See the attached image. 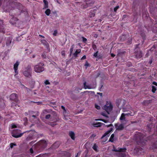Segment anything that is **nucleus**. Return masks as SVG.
I'll return each mask as SVG.
<instances>
[{
    "label": "nucleus",
    "mask_w": 157,
    "mask_h": 157,
    "mask_svg": "<svg viewBox=\"0 0 157 157\" xmlns=\"http://www.w3.org/2000/svg\"><path fill=\"white\" fill-rule=\"evenodd\" d=\"M144 136L140 133H136L134 137L135 140L137 144L143 147L144 146L147 142V140L144 139Z\"/></svg>",
    "instance_id": "nucleus-1"
},
{
    "label": "nucleus",
    "mask_w": 157,
    "mask_h": 157,
    "mask_svg": "<svg viewBox=\"0 0 157 157\" xmlns=\"http://www.w3.org/2000/svg\"><path fill=\"white\" fill-rule=\"evenodd\" d=\"M47 143L45 140H41L35 145V149L39 151H41L46 148Z\"/></svg>",
    "instance_id": "nucleus-2"
},
{
    "label": "nucleus",
    "mask_w": 157,
    "mask_h": 157,
    "mask_svg": "<svg viewBox=\"0 0 157 157\" xmlns=\"http://www.w3.org/2000/svg\"><path fill=\"white\" fill-rule=\"evenodd\" d=\"M23 75L26 77L29 78L32 75V68L31 64H29L25 67L23 72Z\"/></svg>",
    "instance_id": "nucleus-3"
},
{
    "label": "nucleus",
    "mask_w": 157,
    "mask_h": 157,
    "mask_svg": "<svg viewBox=\"0 0 157 157\" xmlns=\"http://www.w3.org/2000/svg\"><path fill=\"white\" fill-rule=\"evenodd\" d=\"M44 64L43 63L40 62L38 63L34 66V71L37 73H40L43 72L44 70Z\"/></svg>",
    "instance_id": "nucleus-4"
},
{
    "label": "nucleus",
    "mask_w": 157,
    "mask_h": 157,
    "mask_svg": "<svg viewBox=\"0 0 157 157\" xmlns=\"http://www.w3.org/2000/svg\"><path fill=\"white\" fill-rule=\"evenodd\" d=\"M30 130L28 131L24 132L21 133V131L20 129H15L12 132V136L15 138H18L21 137L24 134V133L25 132H30Z\"/></svg>",
    "instance_id": "nucleus-5"
},
{
    "label": "nucleus",
    "mask_w": 157,
    "mask_h": 157,
    "mask_svg": "<svg viewBox=\"0 0 157 157\" xmlns=\"http://www.w3.org/2000/svg\"><path fill=\"white\" fill-rule=\"evenodd\" d=\"M9 22L12 25L17 27H19L22 23V22L17 17H13L10 20Z\"/></svg>",
    "instance_id": "nucleus-6"
},
{
    "label": "nucleus",
    "mask_w": 157,
    "mask_h": 157,
    "mask_svg": "<svg viewBox=\"0 0 157 157\" xmlns=\"http://www.w3.org/2000/svg\"><path fill=\"white\" fill-rule=\"evenodd\" d=\"M139 44H136L135 45V49L134 56L135 58L137 59H139L142 57V53L140 49L138 47Z\"/></svg>",
    "instance_id": "nucleus-7"
},
{
    "label": "nucleus",
    "mask_w": 157,
    "mask_h": 157,
    "mask_svg": "<svg viewBox=\"0 0 157 157\" xmlns=\"http://www.w3.org/2000/svg\"><path fill=\"white\" fill-rule=\"evenodd\" d=\"M126 103V101L122 99H118L116 101V105L117 107L119 108V106L121 105V107H124Z\"/></svg>",
    "instance_id": "nucleus-8"
},
{
    "label": "nucleus",
    "mask_w": 157,
    "mask_h": 157,
    "mask_svg": "<svg viewBox=\"0 0 157 157\" xmlns=\"http://www.w3.org/2000/svg\"><path fill=\"white\" fill-rule=\"evenodd\" d=\"M10 99L11 100L13 101L16 103L19 101L18 95L16 93H12L10 96Z\"/></svg>",
    "instance_id": "nucleus-9"
},
{
    "label": "nucleus",
    "mask_w": 157,
    "mask_h": 157,
    "mask_svg": "<svg viewBox=\"0 0 157 157\" xmlns=\"http://www.w3.org/2000/svg\"><path fill=\"white\" fill-rule=\"evenodd\" d=\"M113 107L111 104H110L109 106L106 105H104L103 108V109H104L105 111L108 113L111 112L113 109Z\"/></svg>",
    "instance_id": "nucleus-10"
},
{
    "label": "nucleus",
    "mask_w": 157,
    "mask_h": 157,
    "mask_svg": "<svg viewBox=\"0 0 157 157\" xmlns=\"http://www.w3.org/2000/svg\"><path fill=\"white\" fill-rule=\"evenodd\" d=\"M20 64V62L18 61H17L16 63H15L13 65V69L14 70L15 73V74L14 75V76L18 74V71L17 70L18 69V67Z\"/></svg>",
    "instance_id": "nucleus-11"
},
{
    "label": "nucleus",
    "mask_w": 157,
    "mask_h": 157,
    "mask_svg": "<svg viewBox=\"0 0 157 157\" xmlns=\"http://www.w3.org/2000/svg\"><path fill=\"white\" fill-rule=\"evenodd\" d=\"M113 151L115 152H124L126 151V149L125 147H118L117 148H116L115 147H113Z\"/></svg>",
    "instance_id": "nucleus-12"
},
{
    "label": "nucleus",
    "mask_w": 157,
    "mask_h": 157,
    "mask_svg": "<svg viewBox=\"0 0 157 157\" xmlns=\"http://www.w3.org/2000/svg\"><path fill=\"white\" fill-rule=\"evenodd\" d=\"M132 11L133 13V16L135 17L137 16L138 12H137V10L136 9L135 6L133 5L132 6Z\"/></svg>",
    "instance_id": "nucleus-13"
},
{
    "label": "nucleus",
    "mask_w": 157,
    "mask_h": 157,
    "mask_svg": "<svg viewBox=\"0 0 157 157\" xmlns=\"http://www.w3.org/2000/svg\"><path fill=\"white\" fill-rule=\"evenodd\" d=\"M40 42L42 44L46 46V48H48L49 47V44L44 39L41 40Z\"/></svg>",
    "instance_id": "nucleus-14"
},
{
    "label": "nucleus",
    "mask_w": 157,
    "mask_h": 157,
    "mask_svg": "<svg viewBox=\"0 0 157 157\" xmlns=\"http://www.w3.org/2000/svg\"><path fill=\"white\" fill-rule=\"evenodd\" d=\"M81 52L80 49H77L76 50L75 53L73 54V57L75 59L78 57V55Z\"/></svg>",
    "instance_id": "nucleus-15"
},
{
    "label": "nucleus",
    "mask_w": 157,
    "mask_h": 157,
    "mask_svg": "<svg viewBox=\"0 0 157 157\" xmlns=\"http://www.w3.org/2000/svg\"><path fill=\"white\" fill-rule=\"evenodd\" d=\"M69 135L72 140H75V134L72 131H70L69 133Z\"/></svg>",
    "instance_id": "nucleus-16"
},
{
    "label": "nucleus",
    "mask_w": 157,
    "mask_h": 157,
    "mask_svg": "<svg viewBox=\"0 0 157 157\" xmlns=\"http://www.w3.org/2000/svg\"><path fill=\"white\" fill-rule=\"evenodd\" d=\"M95 12L96 10H91L89 13V17L90 18H91L94 17L95 15Z\"/></svg>",
    "instance_id": "nucleus-17"
},
{
    "label": "nucleus",
    "mask_w": 157,
    "mask_h": 157,
    "mask_svg": "<svg viewBox=\"0 0 157 157\" xmlns=\"http://www.w3.org/2000/svg\"><path fill=\"white\" fill-rule=\"evenodd\" d=\"M59 145V144L58 142H55L52 145V147L55 148H56L58 147Z\"/></svg>",
    "instance_id": "nucleus-18"
},
{
    "label": "nucleus",
    "mask_w": 157,
    "mask_h": 157,
    "mask_svg": "<svg viewBox=\"0 0 157 157\" xmlns=\"http://www.w3.org/2000/svg\"><path fill=\"white\" fill-rule=\"evenodd\" d=\"M110 132L109 131H108L106 132L105 133H104L103 135L102 136V137L101 138V139H102L105 136L109 137V134Z\"/></svg>",
    "instance_id": "nucleus-19"
},
{
    "label": "nucleus",
    "mask_w": 157,
    "mask_h": 157,
    "mask_svg": "<svg viewBox=\"0 0 157 157\" xmlns=\"http://www.w3.org/2000/svg\"><path fill=\"white\" fill-rule=\"evenodd\" d=\"M65 157H70L71 154L70 153L67 151H64L63 153Z\"/></svg>",
    "instance_id": "nucleus-20"
},
{
    "label": "nucleus",
    "mask_w": 157,
    "mask_h": 157,
    "mask_svg": "<svg viewBox=\"0 0 157 157\" xmlns=\"http://www.w3.org/2000/svg\"><path fill=\"white\" fill-rule=\"evenodd\" d=\"M86 82L85 81V82L83 83V85H84V88L85 89H91V87L90 85H86Z\"/></svg>",
    "instance_id": "nucleus-21"
},
{
    "label": "nucleus",
    "mask_w": 157,
    "mask_h": 157,
    "mask_svg": "<svg viewBox=\"0 0 157 157\" xmlns=\"http://www.w3.org/2000/svg\"><path fill=\"white\" fill-rule=\"evenodd\" d=\"M124 128V125L122 124H121L117 128V129L118 130H122Z\"/></svg>",
    "instance_id": "nucleus-22"
},
{
    "label": "nucleus",
    "mask_w": 157,
    "mask_h": 157,
    "mask_svg": "<svg viewBox=\"0 0 157 157\" xmlns=\"http://www.w3.org/2000/svg\"><path fill=\"white\" fill-rule=\"evenodd\" d=\"M125 115L124 113H122L121 115V116L120 118V119L121 121V120H125Z\"/></svg>",
    "instance_id": "nucleus-23"
},
{
    "label": "nucleus",
    "mask_w": 157,
    "mask_h": 157,
    "mask_svg": "<svg viewBox=\"0 0 157 157\" xmlns=\"http://www.w3.org/2000/svg\"><path fill=\"white\" fill-rule=\"evenodd\" d=\"M43 2L44 3V8H48V2L46 0H43Z\"/></svg>",
    "instance_id": "nucleus-24"
},
{
    "label": "nucleus",
    "mask_w": 157,
    "mask_h": 157,
    "mask_svg": "<svg viewBox=\"0 0 157 157\" xmlns=\"http://www.w3.org/2000/svg\"><path fill=\"white\" fill-rule=\"evenodd\" d=\"M114 134H112L109 139V141L113 142L114 141Z\"/></svg>",
    "instance_id": "nucleus-25"
},
{
    "label": "nucleus",
    "mask_w": 157,
    "mask_h": 157,
    "mask_svg": "<svg viewBox=\"0 0 157 157\" xmlns=\"http://www.w3.org/2000/svg\"><path fill=\"white\" fill-rule=\"evenodd\" d=\"M152 146L155 148L157 149V137L155 141L152 144Z\"/></svg>",
    "instance_id": "nucleus-26"
},
{
    "label": "nucleus",
    "mask_w": 157,
    "mask_h": 157,
    "mask_svg": "<svg viewBox=\"0 0 157 157\" xmlns=\"http://www.w3.org/2000/svg\"><path fill=\"white\" fill-rule=\"evenodd\" d=\"M140 35L141 36L142 39L144 41L146 38L145 33L143 32H142L140 33Z\"/></svg>",
    "instance_id": "nucleus-27"
},
{
    "label": "nucleus",
    "mask_w": 157,
    "mask_h": 157,
    "mask_svg": "<svg viewBox=\"0 0 157 157\" xmlns=\"http://www.w3.org/2000/svg\"><path fill=\"white\" fill-rule=\"evenodd\" d=\"M74 44H73L71 45V48L70 49V56H71V55H72V52L74 50Z\"/></svg>",
    "instance_id": "nucleus-28"
},
{
    "label": "nucleus",
    "mask_w": 157,
    "mask_h": 157,
    "mask_svg": "<svg viewBox=\"0 0 157 157\" xmlns=\"http://www.w3.org/2000/svg\"><path fill=\"white\" fill-rule=\"evenodd\" d=\"M98 146L95 144H94L92 147L93 149L96 152H98Z\"/></svg>",
    "instance_id": "nucleus-29"
},
{
    "label": "nucleus",
    "mask_w": 157,
    "mask_h": 157,
    "mask_svg": "<svg viewBox=\"0 0 157 157\" xmlns=\"http://www.w3.org/2000/svg\"><path fill=\"white\" fill-rule=\"evenodd\" d=\"M150 102V100H145L143 102L142 104L144 105H146L148 104Z\"/></svg>",
    "instance_id": "nucleus-30"
},
{
    "label": "nucleus",
    "mask_w": 157,
    "mask_h": 157,
    "mask_svg": "<svg viewBox=\"0 0 157 157\" xmlns=\"http://www.w3.org/2000/svg\"><path fill=\"white\" fill-rule=\"evenodd\" d=\"M11 40L10 38H8L6 41V44L7 46L9 45L11 43Z\"/></svg>",
    "instance_id": "nucleus-31"
},
{
    "label": "nucleus",
    "mask_w": 157,
    "mask_h": 157,
    "mask_svg": "<svg viewBox=\"0 0 157 157\" xmlns=\"http://www.w3.org/2000/svg\"><path fill=\"white\" fill-rule=\"evenodd\" d=\"M142 149V148L141 147H140L136 146L135 147L134 150L138 152L139 151H141V150Z\"/></svg>",
    "instance_id": "nucleus-32"
},
{
    "label": "nucleus",
    "mask_w": 157,
    "mask_h": 157,
    "mask_svg": "<svg viewBox=\"0 0 157 157\" xmlns=\"http://www.w3.org/2000/svg\"><path fill=\"white\" fill-rule=\"evenodd\" d=\"M51 10L49 9H47L45 11V13L47 16H49Z\"/></svg>",
    "instance_id": "nucleus-33"
},
{
    "label": "nucleus",
    "mask_w": 157,
    "mask_h": 157,
    "mask_svg": "<svg viewBox=\"0 0 157 157\" xmlns=\"http://www.w3.org/2000/svg\"><path fill=\"white\" fill-rule=\"evenodd\" d=\"M126 156L125 153H119V156L120 157H125Z\"/></svg>",
    "instance_id": "nucleus-34"
},
{
    "label": "nucleus",
    "mask_w": 157,
    "mask_h": 157,
    "mask_svg": "<svg viewBox=\"0 0 157 157\" xmlns=\"http://www.w3.org/2000/svg\"><path fill=\"white\" fill-rule=\"evenodd\" d=\"M152 89L151 90L152 92L153 93H155L156 90H157L156 87L155 86H152Z\"/></svg>",
    "instance_id": "nucleus-35"
},
{
    "label": "nucleus",
    "mask_w": 157,
    "mask_h": 157,
    "mask_svg": "<svg viewBox=\"0 0 157 157\" xmlns=\"http://www.w3.org/2000/svg\"><path fill=\"white\" fill-rule=\"evenodd\" d=\"M126 39V36H124V35H122V36H121V40L122 41H125Z\"/></svg>",
    "instance_id": "nucleus-36"
},
{
    "label": "nucleus",
    "mask_w": 157,
    "mask_h": 157,
    "mask_svg": "<svg viewBox=\"0 0 157 157\" xmlns=\"http://www.w3.org/2000/svg\"><path fill=\"white\" fill-rule=\"evenodd\" d=\"M122 108V111L123 112H126L129 111V109L125 107H121Z\"/></svg>",
    "instance_id": "nucleus-37"
},
{
    "label": "nucleus",
    "mask_w": 157,
    "mask_h": 157,
    "mask_svg": "<svg viewBox=\"0 0 157 157\" xmlns=\"http://www.w3.org/2000/svg\"><path fill=\"white\" fill-rule=\"evenodd\" d=\"M94 125H95L94 126L95 127H100L101 125V123H95L94 124Z\"/></svg>",
    "instance_id": "nucleus-38"
},
{
    "label": "nucleus",
    "mask_w": 157,
    "mask_h": 157,
    "mask_svg": "<svg viewBox=\"0 0 157 157\" xmlns=\"http://www.w3.org/2000/svg\"><path fill=\"white\" fill-rule=\"evenodd\" d=\"M4 105V103L3 100H0V106H3Z\"/></svg>",
    "instance_id": "nucleus-39"
},
{
    "label": "nucleus",
    "mask_w": 157,
    "mask_h": 157,
    "mask_svg": "<svg viewBox=\"0 0 157 157\" xmlns=\"http://www.w3.org/2000/svg\"><path fill=\"white\" fill-rule=\"evenodd\" d=\"M33 134H31L29 135V136L27 137V139L28 140H29L30 139H33Z\"/></svg>",
    "instance_id": "nucleus-40"
},
{
    "label": "nucleus",
    "mask_w": 157,
    "mask_h": 157,
    "mask_svg": "<svg viewBox=\"0 0 157 157\" xmlns=\"http://www.w3.org/2000/svg\"><path fill=\"white\" fill-rule=\"evenodd\" d=\"M16 145V144L14 143H11L10 144V147L11 148H12L14 146H15Z\"/></svg>",
    "instance_id": "nucleus-41"
},
{
    "label": "nucleus",
    "mask_w": 157,
    "mask_h": 157,
    "mask_svg": "<svg viewBox=\"0 0 157 157\" xmlns=\"http://www.w3.org/2000/svg\"><path fill=\"white\" fill-rule=\"evenodd\" d=\"M84 66H85L86 67V68H87V67H89L90 66V64H89V63H88V62L87 61L86 62L85 64L84 65Z\"/></svg>",
    "instance_id": "nucleus-42"
},
{
    "label": "nucleus",
    "mask_w": 157,
    "mask_h": 157,
    "mask_svg": "<svg viewBox=\"0 0 157 157\" xmlns=\"http://www.w3.org/2000/svg\"><path fill=\"white\" fill-rule=\"evenodd\" d=\"M82 41L83 42L86 43L87 41V40L86 38H85L83 36L82 37Z\"/></svg>",
    "instance_id": "nucleus-43"
},
{
    "label": "nucleus",
    "mask_w": 157,
    "mask_h": 157,
    "mask_svg": "<svg viewBox=\"0 0 157 157\" xmlns=\"http://www.w3.org/2000/svg\"><path fill=\"white\" fill-rule=\"evenodd\" d=\"M147 127L148 128V131L149 132H150L151 131V128L150 127V125L149 124H147Z\"/></svg>",
    "instance_id": "nucleus-44"
},
{
    "label": "nucleus",
    "mask_w": 157,
    "mask_h": 157,
    "mask_svg": "<svg viewBox=\"0 0 157 157\" xmlns=\"http://www.w3.org/2000/svg\"><path fill=\"white\" fill-rule=\"evenodd\" d=\"M51 117V115L50 114H48L46 115L45 117V118L47 119H49Z\"/></svg>",
    "instance_id": "nucleus-45"
},
{
    "label": "nucleus",
    "mask_w": 157,
    "mask_h": 157,
    "mask_svg": "<svg viewBox=\"0 0 157 157\" xmlns=\"http://www.w3.org/2000/svg\"><path fill=\"white\" fill-rule=\"evenodd\" d=\"M95 108L98 109H100V107L97 104H95Z\"/></svg>",
    "instance_id": "nucleus-46"
},
{
    "label": "nucleus",
    "mask_w": 157,
    "mask_h": 157,
    "mask_svg": "<svg viewBox=\"0 0 157 157\" xmlns=\"http://www.w3.org/2000/svg\"><path fill=\"white\" fill-rule=\"evenodd\" d=\"M44 83L46 85H49L50 84V82L48 80H46L44 82Z\"/></svg>",
    "instance_id": "nucleus-47"
},
{
    "label": "nucleus",
    "mask_w": 157,
    "mask_h": 157,
    "mask_svg": "<svg viewBox=\"0 0 157 157\" xmlns=\"http://www.w3.org/2000/svg\"><path fill=\"white\" fill-rule=\"evenodd\" d=\"M119 8V6H117L115 7H114V12H116Z\"/></svg>",
    "instance_id": "nucleus-48"
},
{
    "label": "nucleus",
    "mask_w": 157,
    "mask_h": 157,
    "mask_svg": "<svg viewBox=\"0 0 157 157\" xmlns=\"http://www.w3.org/2000/svg\"><path fill=\"white\" fill-rule=\"evenodd\" d=\"M92 48L94 50H95L97 48V47H96V45L95 44H93L92 45Z\"/></svg>",
    "instance_id": "nucleus-49"
},
{
    "label": "nucleus",
    "mask_w": 157,
    "mask_h": 157,
    "mask_svg": "<svg viewBox=\"0 0 157 157\" xmlns=\"http://www.w3.org/2000/svg\"><path fill=\"white\" fill-rule=\"evenodd\" d=\"M98 51H97L94 54V56L95 57H96L98 56Z\"/></svg>",
    "instance_id": "nucleus-50"
},
{
    "label": "nucleus",
    "mask_w": 157,
    "mask_h": 157,
    "mask_svg": "<svg viewBox=\"0 0 157 157\" xmlns=\"http://www.w3.org/2000/svg\"><path fill=\"white\" fill-rule=\"evenodd\" d=\"M82 89V87L79 88V87H77L75 89V90L78 91L79 90H81Z\"/></svg>",
    "instance_id": "nucleus-51"
},
{
    "label": "nucleus",
    "mask_w": 157,
    "mask_h": 157,
    "mask_svg": "<svg viewBox=\"0 0 157 157\" xmlns=\"http://www.w3.org/2000/svg\"><path fill=\"white\" fill-rule=\"evenodd\" d=\"M132 113V112H130V113H127L125 114V116H128L129 115L130 116H133V115L131 114V113Z\"/></svg>",
    "instance_id": "nucleus-52"
},
{
    "label": "nucleus",
    "mask_w": 157,
    "mask_h": 157,
    "mask_svg": "<svg viewBox=\"0 0 157 157\" xmlns=\"http://www.w3.org/2000/svg\"><path fill=\"white\" fill-rule=\"evenodd\" d=\"M41 56L44 59L46 57V55L45 54L43 53L41 55Z\"/></svg>",
    "instance_id": "nucleus-53"
},
{
    "label": "nucleus",
    "mask_w": 157,
    "mask_h": 157,
    "mask_svg": "<svg viewBox=\"0 0 157 157\" xmlns=\"http://www.w3.org/2000/svg\"><path fill=\"white\" fill-rule=\"evenodd\" d=\"M51 126H53V127L56 125V122H52L51 123Z\"/></svg>",
    "instance_id": "nucleus-54"
},
{
    "label": "nucleus",
    "mask_w": 157,
    "mask_h": 157,
    "mask_svg": "<svg viewBox=\"0 0 157 157\" xmlns=\"http://www.w3.org/2000/svg\"><path fill=\"white\" fill-rule=\"evenodd\" d=\"M99 120L102 121L105 123H106L107 122V121L106 120H104V119H100Z\"/></svg>",
    "instance_id": "nucleus-55"
},
{
    "label": "nucleus",
    "mask_w": 157,
    "mask_h": 157,
    "mask_svg": "<svg viewBox=\"0 0 157 157\" xmlns=\"http://www.w3.org/2000/svg\"><path fill=\"white\" fill-rule=\"evenodd\" d=\"M30 152L31 154L33 153V150L32 148H31L29 149Z\"/></svg>",
    "instance_id": "nucleus-56"
},
{
    "label": "nucleus",
    "mask_w": 157,
    "mask_h": 157,
    "mask_svg": "<svg viewBox=\"0 0 157 157\" xmlns=\"http://www.w3.org/2000/svg\"><path fill=\"white\" fill-rule=\"evenodd\" d=\"M86 58V56L85 55H84L81 58V60H83Z\"/></svg>",
    "instance_id": "nucleus-57"
},
{
    "label": "nucleus",
    "mask_w": 157,
    "mask_h": 157,
    "mask_svg": "<svg viewBox=\"0 0 157 157\" xmlns=\"http://www.w3.org/2000/svg\"><path fill=\"white\" fill-rule=\"evenodd\" d=\"M17 5H18L19 6V7L21 8L22 6V4L20 3H17Z\"/></svg>",
    "instance_id": "nucleus-58"
},
{
    "label": "nucleus",
    "mask_w": 157,
    "mask_h": 157,
    "mask_svg": "<svg viewBox=\"0 0 157 157\" xmlns=\"http://www.w3.org/2000/svg\"><path fill=\"white\" fill-rule=\"evenodd\" d=\"M17 127V126L16 125L13 124L12 126V128H15Z\"/></svg>",
    "instance_id": "nucleus-59"
},
{
    "label": "nucleus",
    "mask_w": 157,
    "mask_h": 157,
    "mask_svg": "<svg viewBox=\"0 0 157 157\" xmlns=\"http://www.w3.org/2000/svg\"><path fill=\"white\" fill-rule=\"evenodd\" d=\"M132 39L130 38L129 39H128V43L129 44H131L132 43Z\"/></svg>",
    "instance_id": "nucleus-60"
},
{
    "label": "nucleus",
    "mask_w": 157,
    "mask_h": 157,
    "mask_svg": "<svg viewBox=\"0 0 157 157\" xmlns=\"http://www.w3.org/2000/svg\"><path fill=\"white\" fill-rule=\"evenodd\" d=\"M127 65L128 66V67H130V66H131L132 65V64L130 62H128V64H127Z\"/></svg>",
    "instance_id": "nucleus-61"
},
{
    "label": "nucleus",
    "mask_w": 157,
    "mask_h": 157,
    "mask_svg": "<svg viewBox=\"0 0 157 157\" xmlns=\"http://www.w3.org/2000/svg\"><path fill=\"white\" fill-rule=\"evenodd\" d=\"M152 84H153V85H155V86H157V82H155V81H154V82H152Z\"/></svg>",
    "instance_id": "nucleus-62"
},
{
    "label": "nucleus",
    "mask_w": 157,
    "mask_h": 157,
    "mask_svg": "<svg viewBox=\"0 0 157 157\" xmlns=\"http://www.w3.org/2000/svg\"><path fill=\"white\" fill-rule=\"evenodd\" d=\"M16 105H17V104H16V103H14V102H13V103H12V104L11 106H16Z\"/></svg>",
    "instance_id": "nucleus-63"
},
{
    "label": "nucleus",
    "mask_w": 157,
    "mask_h": 157,
    "mask_svg": "<svg viewBox=\"0 0 157 157\" xmlns=\"http://www.w3.org/2000/svg\"><path fill=\"white\" fill-rule=\"evenodd\" d=\"M57 33V31L56 30L54 31V33H53V35L54 36H56V34Z\"/></svg>",
    "instance_id": "nucleus-64"
}]
</instances>
